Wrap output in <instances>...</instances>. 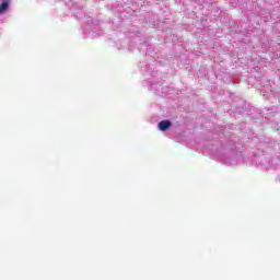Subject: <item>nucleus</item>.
I'll return each mask as SVG.
<instances>
[{
	"label": "nucleus",
	"instance_id": "f257e3e1",
	"mask_svg": "<svg viewBox=\"0 0 280 280\" xmlns=\"http://www.w3.org/2000/svg\"><path fill=\"white\" fill-rule=\"evenodd\" d=\"M171 127H172V122L170 120H162L159 122V129L162 131H165Z\"/></svg>",
	"mask_w": 280,
	"mask_h": 280
},
{
	"label": "nucleus",
	"instance_id": "f03ea898",
	"mask_svg": "<svg viewBox=\"0 0 280 280\" xmlns=\"http://www.w3.org/2000/svg\"><path fill=\"white\" fill-rule=\"evenodd\" d=\"M8 8H10V0H2V3L0 4V14H5Z\"/></svg>",
	"mask_w": 280,
	"mask_h": 280
}]
</instances>
